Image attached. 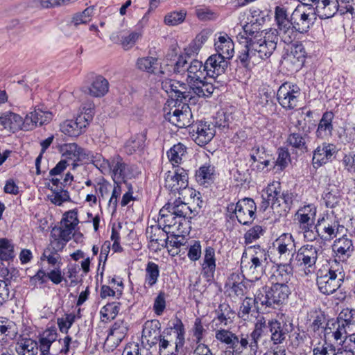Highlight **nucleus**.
<instances>
[{"mask_svg":"<svg viewBox=\"0 0 355 355\" xmlns=\"http://www.w3.org/2000/svg\"><path fill=\"white\" fill-rule=\"evenodd\" d=\"M52 194L48 196L49 200L54 205L60 206L64 202L70 201L69 193L62 187L60 188L51 189Z\"/></svg>","mask_w":355,"mask_h":355,"instance_id":"obj_53","label":"nucleus"},{"mask_svg":"<svg viewBox=\"0 0 355 355\" xmlns=\"http://www.w3.org/2000/svg\"><path fill=\"white\" fill-rule=\"evenodd\" d=\"M324 200L327 207L333 208L336 207L340 200V194L338 189H328L324 194Z\"/></svg>","mask_w":355,"mask_h":355,"instance_id":"obj_63","label":"nucleus"},{"mask_svg":"<svg viewBox=\"0 0 355 355\" xmlns=\"http://www.w3.org/2000/svg\"><path fill=\"white\" fill-rule=\"evenodd\" d=\"M91 109L89 107L87 110L89 112L79 114L76 120H67L64 121L60 125L62 132L70 137L79 136L92 120L93 116Z\"/></svg>","mask_w":355,"mask_h":355,"instance_id":"obj_13","label":"nucleus"},{"mask_svg":"<svg viewBox=\"0 0 355 355\" xmlns=\"http://www.w3.org/2000/svg\"><path fill=\"white\" fill-rule=\"evenodd\" d=\"M15 257L14 245L7 239H0V259L10 261Z\"/></svg>","mask_w":355,"mask_h":355,"instance_id":"obj_56","label":"nucleus"},{"mask_svg":"<svg viewBox=\"0 0 355 355\" xmlns=\"http://www.w3.org/2000/svg\"><path fill=\"white\" fill-rule=\"evenodd\" d=\"M159 276V268L157 264L150 261L146 268L145 284L148 287H153L156 284Z\"/></svg>","mask_w":355,"mask_h":355,"instance_id":"obj_50","label":"nucleus"},{"mask_svg":"<svg viewBox=\"0 0 355 355\" xmlns=\"http://www.w3.org/2000/svg\"><path fill=\"white\" fill-rule=\"evenodd\" d=\"M109 90L108 80L101 75L95 76L89 87V94L94 97H102Z\"/></svg>","mask_w":355,"mask_h":355,"instance_id":"obj_36","label":"nucleus"},{"mask_svg":"<svg viewBox=\"0 0 355 355\" xmlns=\"http://www.w3.org/2000/svg\"><path fill=\"white\" fill-rule=\"evenodd\" d=\"M109 164L110 171H107L106 175H110L114 183L121 182L128 175V165L120 156L116 155L111 158Z\"/></svg>","mask_w":355,"mask_h":355,"instance_id":"obj_25","label":"nucleus"},{"mask_svg":"<svg viewBox=\"0 0 355 355\" xmlns=\"http://www.w3.org/2000/svg\"><path fill=\"white\" fill-rule=\"evenodd\" d=\"M286 141L293 148L301 151H307L306 137L302 136L300 133L293 132L290 134Z\"/></svg>","mask_w":355,"mask_h":355,"instance_id":"obj_59","label":"nucleus"},{"mask_svg":"<svg viewBox=\"0 0 355 355\" xmlns=\"http://www.w3.org/2000/svg\"><path fill=\"white\" fill-rule=\"evenodd\" d=\"M236 279H239L238 274H232L227 283L230 287V291L236 297H242L245 293L246 287L241 282H237Z\"/></svg>","mask_w":355,"mask_h":355,"instance_id":"obj_60","label":"nucleus"},{"mask_svg":"<svg viewBox=\"0 0 355 355\" xmlns=\"http://www.w3.org/2000/svg\"><path fill=\"white\" fill-rule=\"evenodd\" d=\"M94 7H87L83 11L74 14L71 23L76 27L80 24H86L92 20L94 14Z\"/></svg>","mask_w":355,"mask_h":355,"instance_id":"obj_55","label":"nucleus"},{"mask_svg":"<svg viewBox=\"0 0 355 355\" xmlns=\"http://www.w3.org/2000/svg\"><path fill=\"white\" fill-rule=\"evenodd\" d=\"M162 89L172 97H175L177 101H190L193 97L190 91L187 90V85L170 78L162 80Z\"/></svg>","mask_w":355,"mask_h":355,"instance_id":"obj_15","label":"nucleus"},{"mask_svg":"<svg viewBox=\"0 0 355 355\" xmlns=\"http://www.w3.org/2000/svg\"><path fill=\"white\" fill-rule=\"evenodd\" d=\"M214 46L216 54H220V56L227 60L231 59L234 56V44L227 34H220L215 40Z\"/></svg>","mask_w":355,"mask_h":355,"instance_id":"obj_30","label":"nucleus"},{"mask_svg":"<svg viewBox=\"0 0 355 355\" xmlns=\"http://www.w3.org/2000/svg\"><path fill=\"white\" fill-rule=\"evenodd\" d=\"M334 117V115L332 112H325L322 114L315 132L318 138L325 139L332 135L334 130L332 121Z\"/></svg>","mask_w":355,"mask_h":355,"instance_id":"obj_32","label":"nucleus"},{"mask_svg":"<svg viewBox=\"0 0 355 355\" xmlns=\"http://www.w3.org/2000/svg\"><path fill=\"white\" fill-rule=\"evenodd\" d=\"M120 310V303L112 302L105 305L100 311L102 321L114 320Z\"/></svg>","mask_w":355,"mask_h":355,"instance_id":"obj_57","label":"nucleus"},{"mask_svg":"<svg viewBox=\"0 0 355 355\" xmlns=\"http://www.w3.org/2000/svg\"><path fill=\"white\" fill-rule=\"evenodd\" d=\"M189 175L187 171L180 167H173L164 175V187L171 192L180 193L187 189Z\"/></svg>","mask_w":355,"mask_h":355,"instance_id":"obj_12","label":"nucleus"},{"mask_svg":"<svg viewBox=\"0 0 355 355\" xmlns=\"http://www.w3.org/2000/svg\"><path fill=\"white\" fill-rule=\"evenodd\" d=\"M60 150L62 159H66L67 163L71 162L73 167L77 166V162H84L87 156V151L76 143L64 144L60 146Z\"/></svg>","mask_w":355,"mask_h":355,"instance_id":"obj_21","label":"nucleus"},{"mask_svg":"<svg viewBox=\"0 0 355 355\" xmlns=\"http://www.w3.org/2000/svg\"><path fill=\"white\" fill-rule=\"evenodd\" d=\"M340 15H349L355 19V0H338Z\"/></svg>","mask_w":355,"mask_h":355,"instance_id":"obj_64","label":"nucleus"},{"mask_svg":"<svg viewBox=\"0 0 355 355\" xmlns=\"http://www.w3.org/2000/svg\"><path fill=\"white\" fill-rule=\"evenodd\" d=\"M268 327L270 332V340L274 345L282 344L292 331V324L280 322L276 319L270 320Z\"/></svg>","mask_w":355,"mask_h":355,"instance_id":"obj_19","label":"nucleus"},{"mask_svg":"<svg viewBox=\"0 0 355 355\" xmlns=\"http://www.w3.org/2000/svg\"><path fill=\"white\" fill-rule=\"evenodd\" d=\"M216 316L213 320V323H215L216 326H227L232 322L234 318V312L230 305L225 303L219 305L218 308L216 310Z\"/></svg>","mask_w":355,"mask_h":355,"instance_id":"obj_34","label":"nucleus"},{"mask_svg":"<svg viewBox=\"0 0 355 355\" xmlns=\"http://www.w3.org/2000/svg\"><path fill=\"white\" fill-rule=\"evenodd\" d=\"M291 290L288 285L272 284L271 286H263L255 293L257 309H275L287 300Z\"/></svg>","mask_w":355,"mask_h":355,"instance_id":"obj_4","label":"nucleus"},{"mask_svg":"<svg viewBox=\"0 0 355 355\" xmlns=\"http://www.w3.org/2000/svg\"><path fill=\"white\" fill-rule=\"evenodd\" d=\"M292 265H279L273 274V283L287 285L292 277Z\"/></svg>","mask_w":355,"mask_h":355,"instance_id":"obj_42","label":"nucleus"},{"mask_svg":"<svg viewBox=\"0 0 355 355\" xmlns=\"http://www.w3.org/2000/svg\"><path fill=\"white\" fill-rule=\"evenodd\" d=\"M78 223L76 209L66 211L60 221V226L53 227L51 232V240L53 241V245L59 249H63L73 235Z\"/></svg>","mask_w":355,"mask_h":355,"instance_id":"obj_6","label":"nucleus"},{"mask_svg":"<svg viewBox=\"0 0 355 355\" xmlns=\"http://www.w3.org/2000/svg\"><path fill=\"white\" fill-rule=\"evenodd\" d=\"M62 250V249H59L53 245V241L50 240V244L44 250L42 256V259H46L48 263L53 266H60L62 263L61 257L58 252Z\"/></svg>","mask_w":355,"mask_h":355,"instance_id":"obj_45","label":"nucleus"},{"mask_svg":"<svg viewBox=\"0 0 355 355\" xmlns=\"http://www.w3.org/2000/svg\"><path fill=\"white\" fill-rule=\"evenodd\" d=\"M269 258L268 251L259 245L245 247L241 260L242 271L252 281L258 280L265 273Z\"/></svg>","mask_w":355,"mask_h":355,"instance_id":"obj_3","label":"nucleus"},{"mask_svg":"<svg viewBox=\"0 0 355 355\" xmlns=\"http://www.w3.org/2000/svg\"><path fill=\"white\" fill-rule=\"evenodd\" d=\"M166 118L180 128L188 127L192 123L191 110L187 103L179 105L173 111L168 112Z\"/></svg>","mask_w":355,"mask_h":355,"instance_id":"obj_14","label":"nucleus"},{"mask_svg":"<svg viewBox=\"0 0 355 355\" xmlns=\"http://www.w3.org/2000/svg\"><path fill=\"white\" fill-rule=\"evenodd\" d=\"M175 329V340L173 343L171 335L162 334L158 340L160 355H177L179 349L184 344V329L180 320L174 326Z\"/></svg>","mask_w":355,"mask_h":355,"instance_id":"obj_9","label":"nucleus"},{"mask_svg":"<svg viewBox=\"0 0 355 355\" xmlns=\"http://www.w3.org/2000/svg\"><path fill=\"white\" fill-rule=\"evenodd\" d=\"M319 250L318 248L312 245H304L290 259V264L303 267L306 274L311 272L315 269Z\"/></svg>","mask_w":355,"mask_h":355,"instance_id":"obj_10","label":"nucleus"},{"mask_svg":"<svg viewBox=\"0 0 355 355\" xmlns=\"http://www.w3.org/2000/svg\"><path fill=\"white\" fill-rule=\"evenodd\" d=\"M183 222L164 207L160 209L158 224L163 226V230L166 234H175L179 232Z\"/></svg>","mask_w":355,"mask_h":355,"instance_id":"obj_20","label":"nucleus"},{"mask_svg":"<svg viewBox=\"0 0 355 355\" xmlns=\"http://www.w3.org/2000/svg\"><path fill=\"white\" fill-rule=\"evenodd\" d=\"M164 207L182 221H185L186 218H191L192 210L187 203L180 199H176L173 202H168Z\"/></svg>","mask_w":355,"mask_h":355,"instance_id":"obj_33","label":"nucleus"},{"mask_svg":"<svg viewBox=\"0 0 355 355\" xmlns=\"http://www.w3.org/2000/svg\"><path fill=\"white\" fill-rule=\"evenodd\" d=\"M214 167L211 165H203L196 173V181L201 185L207 187L214 180Z\"/></svg>","mask_w":355,"mask_h":355,"instance_id":"obj_43","label":"nucleus"},{"mask_svg":"<svg viewBox=\"0 0 355 355\" xmlns=\"http://www.w3.org/2000/svg\"><path fill=\"white\" fill-rule=\"evenodd\" d=\"M257 206L252 198H245L239 200L236 204L231 203L227 207V212L230 218L236 217L243 225H248L255 218Z\"/></svg>","mask_w":355,"mask_h":355,"instance_id":"obj_8","label":"nucleus"},{"mask_svg":"<svg viewBox=\"0 0 355 355\" xmlns=\"http://www.w3.org/2000/svg\"><path fill=\"white\" fill-rule=\"evenodd\" d=\"M267 197L264 199L266 201L267 205H270L273 207L275 205H280V194H281V184L279 182L275 181L269 184L266 188Z\"/></svg>","mask_w":355,"mask_h":355,"instance_id":"obj_39","label":"nucleus"},{"mask_svg":"<svg viewBox=\"0 0 355 355\" xmlns=\"http://www.w3.org/2000/svg\"><path fill=\"white\" fill-rule=\"evenodd\" d=\"M147 137V130L132 136L125 144L124 149L127 154L132 155L143 149Z\"/></svg>","mask_w":355,"mask_h":355,"instance_id":"obj_35","label":"nucleus"},{"mask_svg":"<svg viewBox=\"0 0 355 355\" xmlns=\"http://www.w3.org/2000/svg\"><path fill=\"white\" fill-rule=\"evenodd\" d=\"M215 338L232 349V350L243 349L247 345V340L244 338H240L232 331L220 328L215 331Z\"/></svg>","mask_w":355,"mask_h":355,"instance_id":"obj_18","label":"nucleus"},{"mask_svg":"<svg viewBox=\"0 0 355 355\" xmlns=\"http://www.w3.org/2000/svg\"><path fill=\"white\" fill-rule=\"evenodd\" d=\"M336 153V146L328 143L318 146L313 152L312 163L315 168H318L331 161Z\"/></svg>","mask_w":355,"mask_h":355,"instance_id":"obj_24","label":"nucleus"},{"mask_svg":"<svg viewBox=\"0 0 355 355\" xmlns=\"http://www.w3.org/2000/svg\"><path fill=\"white\" fill-rule=\"evenodd\" d=\"M263 334L262 331L254 329L250 335L241 334L240 338H244L247 340V345L242 349L246 355H257L258 350V342Z\"/></svg>","mask_w":355,"mask_h":355,"instance_id":"obj_38","label":"nucleus"},{"mask_svg":"<svg viewBox=\"0 0 355 355\" xmlns=\"http://www.w3.org/2000/svg\"><path fill=\"white\" fill-rule=\"evenodd\" d=\"M227 60L220 54L210 55L204 64L206 74L211 78H215L223 73L228 65Z\"/></svg>","mask_w":355,"mask_h":355,"instance_id":"obj_22","label":"nucleus"},{"mask_svg":"<svg viewBox=\"0 0 355 355\" xmlns=\"http://www.w3.org/2000/svg\"><path fill=\"white\" fill-rule=\"evenodd\" d=\"M128 332L126 324L123 320L116 321L110 329L109 336H114L116 340L121 341Z\"/></svg>","mask_w":355,"mask_h":355,"instance_id":"obj_62","label":"nucleus"},{"mask_svg":"<svg viewBox=\"0 0 355 355\" xmlns=\"http://www.w3.org/2000/svg\"><path fill=\"white\" fill-rule=\"evenodd\" d=\"M187 73V78L189 79V82H192L204 78L206 71L204 64L198 60H193L188 64Z\"/></svg>","mask_w":355,"mask_h":355,"instance_id":"obj_40","label":"nucleus"},{"mask_svg":"<svg viewBox=\"0 0 355 355\" xmlns=\"http://www.w3.org/2000/svg\"><path fill=\"white\" fill-rule=\"evenodd\" d=\"M193 137L195 142L200 146H205L211 141L216 134L214 124L200 121L193 127Z\"/></svg>","mask_w":355,"mask_h":355,"instance_id":"obj_16","label":"nucleus"},{"mask_svg":"<svg viewBox=\"0 0 355 355\" xmlns=\"http://www.w3.org/2000/svg\"><path fill=\"white\" fill-rule=\"evenodd\" d=\"M274 17L279 31L278 38L286 44H291L296 39L298 33L308 32L316 15L311 3H303L297 6L290 19L285 8L276 6Z\"/></svg>","mask_w":355,"mask_h":355,"instance_id":"obj_2","label":"nucleus"},{"mask_svg":"<svg viewBox=\"0 0 355 355\" xmlns=\"http://www.w3.org/2000/svg\"><path fill=\"white\" fill-rule=\"evenodd\" d=\"M215 250L211 247H207L205 250L204 260L202 263L203 275L207 278L214 277L216 270Z\"/></svg>","mask_w":355,"mask_h":355,"instance_id":"obj_37","label":"nucleus"},{"mask_svg":"<svg viewBox=\"0 0 355 355\" xmlns=\"http://www.w3.org/2000/svg\"><path fill=\"white\" fill-rule=\"evenodd\" d=\"M328 270L323 273L319 271L317 276V285L319 291L324 295L336 292L342 285L345 279L343 265L334 259L329 262Z\"/></svg>","mask_w":355,"mask_h":355,"instance_id":"obj_5","label":"nucleus"},{"mask_svg":"<svg viewBox=\"0 0 355 355\" xmlns=\"http://www.w3.org/2000/svg\"><path fill=\"white\" fill-rule=\"evenodd\" d=\"M16 352L21 355H37V343L31 339L21 340L17 343Z\"/></svg>","mask_w":355,"mask_h":355,"instance_id":"obj_48","label":"nucleus"},{"mask_svg":"<svg viewBox=\"0 0 355 355\" xmlns=\"http://www.w3.org/2000/svg\"><path fill=\"white\" fill-rule=\"evenodd\" d=\"M324 331V336L326 338L329 339L332 337L336 344L345 346V341L348 338L347 334L349 330L344 327L343 324L340 325L337 324V327L334 331H331V328H325Z\"/></svg>","mask_w":355,"mask_h":355,"instance_id":"obj_41","label":"nucleus"},{"mask_svg":"<svg viewBox=\"0 0 355 355\" xmlns=\"http://www.w3.org/2000/svg\"><path fill=\"white\" fill-rule=\"evenodd\" d=\"M187 12L184 10L171 12L165 15L164 21L167 26H177L184 21Z\"/></svg>","mask_w":355,"mask_h":355,"instance_id":"obj_61","label":"nucleus"},{"mask_svg":"<svg viewBox=\"0 0 355 355\" xmlns=\"http://www.w3.org/2000/svg\"><path fill=\"white\" fill-rule=\"evenodd\" d=\"M160 323L157 320H148L145 322L141 336V343L150 347L158 343L160 334Z\"/></svg>","mask_w":355,"mask_h":355,"instance_id":"obj_23","label":"nucleus"},{"mask_svg":"<svg viewBox=\"0 0 355 355\" xmlns=\"http://www.w3.org/2000/svg\"><path fill=\"white\" fill-rule=\"evenodd\" d=\"M340 236L334 241L332 249L336 257L342 261H347L354 252V241L348 237L345 233Z\"/></svg>","mask_w":355,"mask_h":355,"instance_id":"obj_17","label":"nucleus"},{"mask_svg":"<svg viewBox=\"0 0 355 355\" xmlns=\"http://www.w3.org/2000/svg\"><path fill=\"white\" fill-rule=\"evenodd\" d=\"M280 257H286L291 254V257L295 256V243L291 234L284 233L281 234L274 243Z\"/></svg>","mask_w":355,"mask_h":355,"instance_id":"obj_27","label":"nucleus"},{"mask_svg":"<svg viewBox=\"0 0 355 355\" xmlns=\"http://www.w3.org/2000/svg\"><path fill=\"white\" fill-rule=\"evenodd\" d=\"M8 128L10 131L13 132L17 131L19 130H23L25 131H28L29 129L26 128V116L23 119L19 114H17L13 112L8 113Z\"/></svg>","mask_w":355,"mask_h":355,"instance_id":"obj_52","label":"nucleus"},{"mask_svg":"<svg viewBox=\"0 0 355 355\" xmlns=\"http://www.w3.org/2000/svg\"><path fill=\"white\" fill-rule=\"evenodd\" d=\"M205 77L202 79H198L189 83V91L197 95L198 97H209L214 93L216 87L212 83L207 82Z\"/></svg>","mask_w":355,"mask_h":355,"instance_id":"obj_31","label":"nucleus"},{"mask_svg":"<svg viewBox=\"0 0 355 355\" xmlns=\"http://www.w3.org/2000/svg\"><path fill=\"white\" fill-rule=\"evenodd\" d=\"M211 35V31L210 30H202L199 34L196 35L193 42L190 44L189 49H187V54L189 53V51L193 53H197L202 45L208 40Z\"/></svg>","mask_w":355,"mask_h":355,"instance_id":"obj_54","label":"nucleus"},{"mask_svg":"<svg viewBox=\"0 0 355 355\" xmlns=\"http://www.w3.org/2000/svg\"><path fill=\"white\" fill-rule=\"evenodd\" d=\"M51 119V112L35 109L26 115V128L31 130L37 125H42L50 122Z\"/></svg>","mask_w":355,"mask_h":355,"instance_id":"obj_28","label":"nucleus"},{"mask_svg":"<svg viewBox=\"0 0 355 355\" xmlns=\"http://www.w3.org/2000/svg\"><path fill=\"white\" fill-rule=\"evenodd\" d=\"M186 148L182 144L174 145L168 152V157L173 164V167H176L175 164H180L183 157L185 156Z\"/></svg>","mask_w":355,"mask_h":355,"instance_id":"obj_51","label":"nucleus"},{"mask_svg":"<svg viewBox=\"0 0 355 355\" xmlns=\"http://www.w3.org/2000/svg\"><path fill=\"white\" fill-rule=\"evenodd\" d=\"M314 229L318 230L320 240L324 242H330L347 231L333 211L320 216L314 225Z\"/></svg>","mask_w":355,"mask_h":355,"instance_id":"obj_7","label":"nucleus"},{"mask_svg":"<svg viewBox=\"0 0 355 355\" xmlns=\"http://www.w3.org/2000/svg\"><path fill=\"white\" fill-rule=\"evenodd\" d=\"M57 339L55 329H47L43 332L40 339V349L42 355H47L51 344Z\"/></svg>","mask_w":355,"mask_h":355,"instance_id":"obj_46","label":"nucleus"},{"mask_svg":"<svg viewBox=\"0 0 355 355\" xmlns=\"http://www.w3.org/2000/svg\"><path fill=\"white\" fill-rule=\"evenodd\" d=\"M158 59L153 56L139 58L136 65L138 69L148 73H155L158 65Z\"/></svg>","mask_w":355,"mask_h":355,"instance_id":"obj_47","label":"nucleus"},{"mask_svg":"<svg viewBox=\"0 0 355 355\" xmlns=\"http://www.w3.org/2000/svg\"><path fill=\"white\" fill-rule=\"evenodd\" d=\"M77 0H31L29 6L36 8H49L60 4H69Z\"/></svg>","mask_w":355,"mask_h":355,"instance_id":"obj_58","label":"nucleus"},{"mask_svg":"<svg viewBox=\"0 0 355 355\" xmlns=\"http://www.w3.org/2000/svg\"><path fill=\"white\" fill-rule=\"evenodd\" d=\"M317 209L313 205H307L300 207L295 214V220L299 224L300 228L315 225Z\"/></svg>","mask_w":355,"mask_h":355,"instance_id":"obj_29","label":"nucleus"},{"mask_svg":"<svg viewBox=\"0 0 355 355\" xmlns=\"http://www.w3.org/2000/svg\"><path fill=\"white\" fill-rule=\"evenodd\" d=\"M314 11L320 19H329L339 12L338 0H318L315 3Z\"/></svg>","mask_w":355,"mask_h":355,"instance_id":"obj_26","label":"nucleus"},{"mask_svg":"<svg viewBox=\"0 0 355 355\" xmlns=\"http://www.w3.org/2000/svg\"><path fill=\"white\" fill-rule=\"evenodd\" d=\"M86 155L85 162H92L104 175H106L107 171H110V159H105L101 154H94L89 151H87Z\"/></svg>","mask_w":355,"mask_h":355,"instance_id":"obj_44","label":"nucleus"},{"mask_svg":"<svg viewBox=\"0 0 355 355\" xmlns=\"http://www.w3.org/2000/svg\"><path fill=\"white\" fill-rule=\"evenodd\" d=\"M300 96V87L290 83L282 84L277 92L278 103L286 110L295 109L298 105Z\"/></svg>","mask_w":355,"mask_h":355,"instance_id":"obj_11","label":"nucleus"},{"mask_svg":"<svg viewBox=\"0 0 355 355\" xmlns=\"http://www.w3.org/2000/svg\"><path fill=\"white\" fill-rule=\"evenodd\" d=\"M337 324H343L344 327L351 331L352 326L355 324V309H343L338 314Z\"/></svg>","mask_w":355,"mask_h":355,"instance_id":"obj_49","label":"nucleus"},{"mask_svg":"<svg viewBox=\"0 0 355 355\" xmlns=\"http://www.w3.org/2000/svg\"><path fill=\"white\" fill-rule=\"evenodd\" d=\"M249 12L248 22L243 26V33L236 37L240 44H244V49L239 53L238 59L247 69L272 55L277 49L279 33L277 28L260 31L259 26L264 23L266 17L263 11L253 7Z\"/></svg>","mask_w":355,"mask_h":355,"instance_id":"obj_1","label":"nucleus"}]
</instances>
